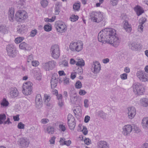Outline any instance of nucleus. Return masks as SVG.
Instances as JSON below:
<instances>
[{"instance_id": "obj_13", "label": "nucleus", "mask_w": 148, "mask_h": 148, "mask_svg": "<svg viewBox=\"0 0 148 148\" xmlns=\"http://www.w3.org/2000/svg\"><path fill=\"white\" fill-rule=\"evenodd\" d=\"M18 91L16 88H12L10 89L9 94L11 97H16L18 96Z\"/></svg>"}, {"instance_id": "obj_40", "label": "nucleus", "mask_w": 148, "mask_h": 148, "mask_svg": "<svg viewBox=\"0 0 148 148\" xmlns=\"http://www.w3.org/2000/svg\"><path fill=\"white\" fill-rule=\"evenodd\" d=\"M98 114L101 118L104 119L106 118V114L102 111H100L97 112Z\"/></svg>"}, {"instance_id": "obj_30", "label": "nucleus", "mask_w": 148, "mask_h": 148, "mask_svg": "<svg viewBox=\"0 0 148 148\" xmlns=\"http://www.w3.org/2000/svg\"><path fill=\"white\" fill-rule=\"evenodd\" d=\"M144 73L145 72L144 71H137L136 73V75L140 80H141Z\"/></svg>"}, {"instance_id": "obj_5", "label": "nucleus", "mask_w": 148, "mask_h": 148, "mask_svg": "<svg viewBox=\"0 0 148 148\" xmlns=\"http://www.w3.org/2000/svg\"><path fill=\"white\" fill-rule=\"evenodd\" d=\"M6 50L8 55L10 57L14 58L17 55V51L16 49L13 44H10L7 45Z\"/></svg>"}, {"instance_id": "obj_39", "label": "nucleus", "mask_w": 148, "mask_h": 148, "mask_svg": "<svg viewBox=\"0 0 148 148\" xmlns=\"http://www.w3.org/2000/svg\"><path fill=\"white\" fill-rule=\"evenodd\" d=\"M79 18V17L77 15L73 14L71 16L70 19L72 22H75Z\"/></svg>"}, {"instance_id": "obj_56", "label": "nucleus", "mask_w": 148, "mask_h": 148, "mask_svg": "<svg viewBox=\"0 0 148 148\" xmlns=\"http://www.w3.org/2000/svg\"><path fill=\"white\" fill-rule=\"evenodd\" d=\"M127 75L126 73H123L120 75L121 78L123 80L126 79L127 78Z\"/></svg>"}, {"instance_id": "obj_35", "label": "nucleus", "mask_w": 148, "mask_h": 148, "mask_svg": "<svg viewBox=\"0 0 148 148\" xmlns=\"http://www.w3.org/2000/svg\"><path fill=\"white\" fill-rule=\"evenodd\" d=\"M47 131L48 133L49 134H53L54 132V128L52 126H49L47 127Z\"/></svg>"}, {"instance_id": "obj_23", "label": "nucleus", "mask_w": 148, "mask_h": 148, "mask_svg": "<svg viewBox=\"0 0 148 148\" xmlns=\"http://www.w3.org/2000/svg\"><path fill=\"white\" fill-rule=\"evenodd\" d=\"M84 65H76L75 67V71L76 73H78L79 74H81L83 72V69L82 68V66Z\"/></svg>"}, {"instance_id": "obj_46", "label": "nucleus", "mask_w": 148, "mask_h": 148, "mask_svg": "<svg viewBox=\"0 0 148 148\" xmlns=\"http://www.w3.org/2000/svg\"><path fill=\"white\" fill-rule=\"evenodd\" d=\"M128 112H130L132 114H136V110L133 106L129 107L128 108Z\"/></svg>"}, {"instance_id": "obj_7", "label": "nucleus", "mask_w": 148, "mask_h": 148, "mask_svg": "<svg viewBox=\"0 0 148 148\" xmlns=\"http://www.w3.org/2000/svg\"><path fill=\"white\" fill-rule=\"evenodd\" d=\"M51 51L52 57L54 58H58L60 56V50L57 45L52 46L51 48Z\"/></svg>"}, {"instance_id": "obj_26", "label": "nucleus", "mask_w": 148, "mask_h": 148, "mask_svg": "<svg viewBox=\"0 0 148 148\" xmlns=\"http://www.w3.org/2000/svg\"><path fill=\"white\" fill-rule=\"evenodd\" d=\"M100 65H94V67H92L91 69L92 72L94 73H97L99 72L101 69Z\"/></svg>"}, {"instance_id": "obj_22", "label": "nucleus", "mask_w": 148, "mask_h": 148, "mask_svg": "<svg viewBox=\"0 0 148 148\" xmlns=\"http://www.w3.org/2000/svg\"><path fill=\"white\" fill-rule=\"evenodd\" d=\"M140 45L137 43L134 42H132L129 44V47L130 48L133 50H137L138 49V48Z\"/></svg>"}, {"instance_id": "obj_10", "label": "nucleus", "mask_w": 148, "mask_h": 148, "mask_svg": "<svg viewBox=\"0 0 148 148\" xmlns=\"http://www.w3.org/2000/svg\"><path fill=\"white\" fill-rule=\"evenodd\" d=\"M42 100L41 95L40 94L36 95L35 99V106L38 108H40L42 106Z\"/></svg>"}, {"instance_id": "obj_52", "label": "nucleus", "mask_w": 148, "mask_h": 148, "mask_svg": "<svg viewBox=\"0 0 148 148\" xmlns=\"http://www.w3.org/2000/svg\"><path fill=\"white\" fill-rule=\"evenodd\" d=\"M37 32V31L36 29L32 30L31 32L30 36L31 37H34L36 34Z\"/></svg>"}, {"instance_id": "obj_21", "label": "nucleus", "mask_w": 148, "mask_h": 148, "mask_svg": "<svg viewBox=\"0 0 148 148\" xmlns=\"http://www.w3.org/2000/svg\"><path fill=\"white\" fill-rule=\"evenodd\" d=\"M17 32L20 34H23L25 31V27L24 25H19L17 28Z\"/></svg>"}, {"instance_id": "obj_17", "label": "nucleus", "mask_w": 148, "mask_h": 148, "mask_svg": "<svg viewBox=\"0 0 148 148\" xmlns=\"http://www.w3.org/2000/svg\"><path fill=\"white\" fill-rule=\"evenodd\" d=\"M19 46L20 49L25 51H28L30 49L29 45L24 42L21 43Z\"/></svg>"}, {"instance_id": "obj_31", "label": "nucleus", "mask_w": 148, "mask_h": 148, "mask_svg": "<svg viewBox=\"0 0 148 148\" xmlns=\"http://www.w3.org/2000/svg\"><path fill=\"white\" fill-rule=\"evenodd\" d=\"M70 101L71 103L73 104H75L77 101V97L76 96L74 95V96L70 95Z\"/></svg>"}, {"instance_id": "obj_48", "label": "nucleus", "mask_w": 148, "mask_h": 148, "mask_svg": "<svg viewBox=\"0 0 148 148\" xmlns=\"http://www.w3.org/2000/svg\"><path fill=\"white\" fill-rule=\"evenodd\" d=\"M80 7V5L79 3H75L73 5V8L74 10L78 11Z\"/></svg>"}, {"instance_id": "obj_64", "label": "nucleus", "mask_w": 148, "mask_h": 148, "mask_svg": "<svg viewBox=\"0 0 148 148\" xmlns=\"http://www.w3.org/2000/svg\"><path fill=\"white\" fill-rule=\"evenodd\" d=\"M84 141L85 144L87 145H89L91 143V140L88 138H85Z\"/></svg>"}, {"instance_id": "obj_41", "label": "nucleus", "mask_w": 148, "mask_h": 148, "mask_svg": "<svg viewBox=\"0 0 148 148\" xmlns=\"http://www.w3.org/2000/svg\"><path fill=\"white\" fill-rule=\"evenodd\" d=\"M68 122H73L75 121V119L74 117L72 115L70 114H69L68 116Z\"/></svg>"}, {"instance_id": "obj_60", "label": "nucleus", "mask_w": 148, "mask_h": 148, "mask_svg": "<svg viewBox=\"0 0 148 148\" xmlns=\"http://www.w3.org/2000/svg\"><path fill=\"white\" fill-rule=\"evenodd\" d=\"M136 114H132L130 112H128V115L129 118L130 119H132L135 116Z\"/></svg>"}, {"instance_id": "obj_57", "label": "nucleus", "mask_w": 148, "mask_h": 148, "mask_svg": "<svg viewBox=\"0 0 148 148\" xmlns=\"http://www.w3.org/2000/svg\"><path fill=\"white\" fill-rule=\"evenodd\" d=\"M59 127L60 130L63 132L65 131L66 129V128L65 125H59Z\"/></svg>"}, {"instance_id": "obj_37", "label": "nucleus", "mask_w": 148, "mask_h": 148, "mask_svg": "<svg viewBox=\"0 0 148 148\" xmlns=\"http://www.w3.org/2000/svg\"><path fill=\"white\" fill-rule=\"evenodd\" d=\"M51 25L49 23H48L47 25H45L44 27V30L47 32H49L51 30Z\"/></svg>"}, {"instance_id": "obj_25", "label": "nucleus", "mask_w": 148, "mask_h": 148, "mask_svg": "<svg viewBox=\"0 0 148 148\" xmlns=\"http://www.w3.org/2000/svg\"><path fill=\"white\" fill-rule=\"evenodd\" d=\"M140 101L142 106L145 107H147L148 106V99L146 98H143L140 99Z\"/></svg>"}, {"instance_id": "obj_61", "label": "nucleus", "mask_w": 148, "mask_h": 148, "mask_svg": "<svg viewBox=\"0 0 148 148\" xmlns=\"http://www.w3.org/2000/svg\"><path fill=\"white\" fill-rule=\"evenodd\" d=\"M86 93L87 92L84 90L80 89L79 93L80 95L83 96L85 95Z\"/></svg>"}, {"instance_id": "obj_58", "label": "nucleus", "mask_w": 148, "mask_h": 148, "mask_svg": "<svg viewBox=\"0 0 148 148\" xmlns=\"http://www.w3.org/2000/svg\"><path fill=\"white\" fill-rule=\"evenodd\" d=\"M49 122V120L47 119H43L41 121V123L43 124H46Z\"/></svg>"}, {"instance_id": "obj_9", "label": "nucleus", "mask_w": 148, "mask_h": 148, "mask_svg": "<svg viewBox=\"0 0 148 148\" xmlns=\"http://www.w3.org/2000/svg\"><path fill=\"white\" fill-rule=\"evenodd\" d=\"M18 143L19 146L22 148L27 147L29 145V142L27 139L23 138H21L19 139Z\"/></svg>"}, {"instance_id": "obj_11", "label": "nucleus", "mask_w": 148, "mask_h": 148, "mask_svg": "<svg viewBox=\"0 0 148 148\" xmlns=\"http://www.w3.org/2000/svg\"><path fill=\"white\" fill-rule=\"evenodd\" d=\"M51 97L50 96L47 94L44 95V101L45 103L47 106L48 108H51L52 107V105L51 104L50 100Z\"/></svg>"}, {"instance_id": "obj_12", "label": "nucleus", "mask_w": 148, "mask_h": 148, "mask_svg": "<svg viewBox=\"0 0 148 148\" xmlns=\"http://www.w3.org/2000/svg\"><path fill=\"white\" fill-rule=\"evenodd\" d=\"M123 133L125 136L130 135V133L132 130V126L130 125H127L124 126L123 127Z\"/></svg>"}, {"instance_id": "obj_45", "label": "nucleus", "mask_w": 148, "mask_h": 148, "mask_svg": "<svg viewBox=\"0 0 148 148\" xmlns=\"http://www.w3.org/2000/svg\"><path fill=\"white\" fill-rule=\"evenodd\" d=\"M147 18L145 17H142L139 20L140 25H143L146 22Z\"/></svg>"}, {"instance_id": "obj_42", "label": "nucleus", "mask_w": 148, "mask_h": 148, "mask_svg": "<svg viewBox=\"0 0 148 148\" xmlns=\"http://www.w3.org/2000/svg\"><path fill=\"white\" fill-rule=\"evenodd\" d=\"M6 117V115L4 114H0V124L3 123V121L5 119Z\"/></svg>"}, {"instance_id": "obj_27", "label": "nucleus", "mask_w": 148, "mask_h": 148, "mask_svg": "<svg viewBox=\"0 0 148 148\" xmlns=\"http://www.w3.org/2000/svg\"><path fill=\"white\" fill-rule=\"evenodd\" d=\"M142 124L144 128H148V117L144 118L143 119Z\"/></svg>"}, {"instance_id": "obj_29", "label": "nucleus", "mask_w": 148, "mask_h": 148, "mask_svg": "<svg viewBox=\"0 0 148 148\" xmlns=\"http://www.w3.org/2000/svg\"><path fill=\"white\" fill-rule=\"evenodd\" d=\"M60 5L59 2H57L56 4V7L55 9V13L56 15H58L60 12Z\"/></svg>"}, {"instance_id": "obj_36", "label": "nucleus", "mask_w": 148, "mask_h": 148, "mask_svg": "<svg viewBox=\"0 0 148 148\" xmlns=\"http://www.w3.org/2000/svg\"><path fill=\"white\" fill-rule=\"evenodd\" d=\"M9 104V103L8 101H7L6 99L3 98L2 101L1 103V105L3 106V107H7Z\"/></svg>"}, {"instance_id": "obj_55", "label": "nucleus", "mask_w": 148, "mask_h": 148, "mask_svg": "<svg viewBox=\"0 0 148 148\" xmlns=\"http://www.w3.org/2000/svg\"><path fill=\"white\" fill-rule=\"evenodd\" d=\"M84 106L86 108H88L89 106V101L87 99H85L84 100Z\"/></svg>"}, {"instance_id": "obj_8", "label": "nucleus", "mask_w": 148, "mask_h": 148, "mask_svg": "<svg viewBox=\"0 0 148 148\" xmlns=\"http://www.w3.org/2000/svg\"><path fill=\"white\" fill-rule=\"evenodd\" d=\"M57 31L60 33L65 32L66 30V26L65 24L61 22H57L55 24Z\"/></svg>"}, {"instance_id": "obj_16", "label": "nucleus", "mask_w": 148, "mask_h": 148, "mask_svg": "<svg viewBox=\"0 0 148 148\" xmlns=\"http://www.w3.org/2000/svg\"><path fill=\"white\" fill-rule=\"evenodd\" d=\"M98 148H109V144L104 141H101L97 144Z\"/></svg>"}, {"instance_id": "obj_19", "label": "nucleus", "mask_w": 148, "mask_h": 148, "mask_svg": "<svg viewBox=\"0 0 148 148\" xmlns=\"http://www.w3.org/2000/svg\"><path fill=\"white\" fill-rule=\"evenodd\" d=\"M123 27L127 32H130L131 31V26L127 21H125L124 22Z\"/></svg>"}, {"instance_id": "obj_62", "label": "nucleus", "mask_w": 148, "mask_h": 148, "mask_svg": "<svg viewBox=\"0 0 148 148\" xmlns=\"http://www.w3.org/2000/svg\"><path fill=\"white\" fill-rule=\"evenodd\" d=\"M71 142L70 140H68L67 141H64V143L62 144V145H66L67 146H69L71 144Z\"/></svg>"}, {"instance_id": "obj_15", "label": "nucleus", "mask_w": 148, "mask_h": 148, "mask_svg": "<svg viewBox=\"0 0 148 148\" xmlns=\"http://www.w3.org/2000/svg\"><path fill=\"white\" fill-rule=\"evenodd\" d=\"M14 13V9L12 8H9L8 14L9 19L10 21L13 22L15 19Z\"/></svg>"}, {"instance_id": "obj_6", "label": "nucleus", "mask_w": 148, "mask_h": 148, "mask_svg": "<svg viewBox=\"0 0 148 148\" xmlns=\"http://www.w3.org/2000/svg\"><path fill=\"white\" fill-rule=\"evenodd\" d=\"M28 17L27 14L25 11L19 10L15 14V18L18 22H21Z\"/></svg>"}, {"instance_id": "obj_53", "label": "nucleus", "mask_w": 148, "mask_h": 148, "mask_svg": "<svg viewBox=\"0 0 148 148\" xmlns=\"http://www.w3.org/2000/svg\"><path fill=\"white\" fill-rule=\"evenodd\" d=\"M118 0H110V3L113 6L117 5Z\"/></svg>"}, {"instance_id": "obj_49", "label": "nucleus", "mask_w": 148, "mask_h": 148, "mask_svg": "<svg viewBox=\"0 0 148 148\" xmlns=\"http://www.w3.org/2000/svg\"><path fill=\"white\" fill-rule=\"evenodd\" d=\"M142 81L145 82L148 81V74L145 73L144 75L141 80Z\"/></svg>"}, {"instance_id": "obj_1", "label": "nucleus", "mask_w": 148, "mask_h": 148, "mask_svg": "<svg viewBox=\"0 0 148 148\" xmlns=\"http://www.w3.org/2000/svg\"><path fill=\"white\" fill-rule=\"evenodd\" d=\"M116 31L110 28H106L101 30L98 36V41L103 43L108 42L115 47H117L120 40L117 36Z\"/></svg>"}, {"instance_id": "obj_33", "label": "nucleus", "mask_w": 148, "mask_h": 148, "mask_svg": "<svg viewBox=\"0 0 148 148\" xmlns=\"http://www.w3.org/2000/svg\"><path fill=\"white\" fill-rule=\"evenodd\" d=\"M77 43V42H74L72 43H71L69 46L70 49L73 51H75Z\"/></svg>"}, {"instance_id": "obj_51", "label": "nucleus", "mask_w": 148, "mask_h": 148, "mask_svg": "<svg viewBox=\"0 0 148 148\" xmlns=\"http://www.w3.org/2000/svg\"><path fill=\"white\" fill-rule=\"evenodd\" d=\"M69 78L66 77H64L63 78V82L64 84L65 85L66 84H69Z\"/></svg>"}, {"instance_id": "obj_20", "label": "nucleus", "mask_w": 148, "mask_h": 148, "mask_svg": "<svg viewBox=\"0 0 148 148\" xmlns=\"http://www.w3.org/2000/svg\"><path fill=\"white\" fill-rule=\"evenodd\" d=\"M8 31V28L5 25H0V32L4 34H7Z\"/></svg>"}, {"instance_id": "obj_24", "label": "nucleus", "mask_w": 148, "mask_h": 148, "mask_svg": "<svg viewBox=\"0 0 148 148\" xmlns=\"http://www.w3.org/2000/svg\"><path fill=\"white\" fill-rule=\"evenodd\" d=\"M77 45L76 46L75 51L79 52L82 49L83 44L82 41H80L77 42Z\"/></svg>"}, {"instance_id": "obj_63", "label": "nucleus", "mask_w": 148, "mask_h": 148, "mask_svg": "<svg viewBox=\"0 0 148 148\" xmlns=\"http://www.w3.org/2000/svg\"><path fill=\"white\" fill-rule=\"evenodd\" d=\"M45 64L47 65H55L56 63L54 60H51Z\"/></svg>"}, {"instance_id": "obj_32", "label": "nucleus", "mask_w": 148, "mask_h": 148, "mask_svg": "<svg viewBox=\"0 0 148 148\" xmlns=\"http://www.w3.org/2000/svg\"><path fill=\"white\" fill-rule=\"evenodd\" d=\"M68 123L70 129L71 130H73L75 126V121L73 122H68Z\"/></svg>"}, {"instance_id": "obj_34", "label": "nucleus", "mask_w": 148, "mask_h": 148, "mask_svg": "<svg viewBox=\"0 0 148 148\" xmlns=\"http://www.w3.org/2000/svg\"><path fill=\"white\" fill-rule=\"evenodd\" d=\"M76 65H85L84 61L82 58H77Z\"/></svg>"}, {"instance_id": "obj_38", "label": "nucleus", "mask_w": 148, "mask_h": 148, "mask_svg": "<svg viewBox=\"0 0 148 148\" xmlns=\"http://www.w3.org/2000/svg\"><path fill=\"white\" fill-rule=\"evenodd\" d=\"M48 2L47 0H41L40 4L42 6L43 8H45L48 5Z\"/></svg>"}, {"instance_id": "obj_44", "label": "nucleus", "mask_w": 148, "mask_h": 148, "mask_svg": "<svg viewBox=\"0 0 148 148\" xmlns=\"http://www.w3.org/2000/svg\"><path fill=\"white\" fill-rule=\"evenodd\" d=\"M75 86L76 88L77 89H80L82 87V85L81 82L79 81H77L76 82Z\"/></svg>"}, {"instance_id": "obj_54", "label": "nucleus", "mask_w": 148, "mask_h": 148, "mask_svg": "<svg viewBox=\"0 0 148 148\" xmlns=\"http://www.w3.org/2000/svg\"><path fill=\"white\" fill-rule=\"evenodd\" d=\"M18 127L19 129H24L25 125L21 122H20L18 124Z\"/></svg>"}, {"instance_id": "obj_18", "label": "nucleus", "mask_w": 148, "mask_h": 148, "mask_svg": "<svg viewBox=\"0 0 148 148\" xmlns=\"http://www.w3.org/2000/svg\"><path fill=\"white\" fill-rule=\"evenodd\" d=\"M58 78H56L52 76L51 80V88L52 89L55 88L57 86Z\"/></svg>"}, {"instance_id": "obj_2", "label": "nucleus", "mask_w": 148, "mask_h": 148, "mask_svg": "<svg viewBox=\"0 0 148 148\" xmlns=\"http://www.w3.org/2000/svg\"><path fill=\"white\" fill-rule=\"evenodd\" d=\"M89 16L92 21L97 23L102 21L104 18L103 14L100 12L92 11L90 13Z\"/></svg>"}, {"instance_id": "obj_47", "label": "nucleus", "mask_w": 148, "mask_h": 148, "mask_svg": "<svg viewBox=\"0 0 148 148\" xmlns=\"http://www.w3.org/2000/svg\"><path fill=\"white\" fill-rule=\"evenodd\" d=\"M24 39L23 37H18L16 38L15 40V42L16 43H19L21 42Z\"/></svg>"}, {"instance_id": "obj_43", "label": "nucleus", "mask_w": 148, "mask_h": 148, "mask_svg": "<svg viewBox=\"0 0 148 148\" xmlns=\"http://www.w3.org/2000/svg\"><path fill=\"white\" fill-rule=\"evenodd\" d=\"M54 65H44L43 68L46 71L51 70L54 67Z\"/></svg>"}, {"instance_id": "obj_28", "label": "nucleus", "mask_w": 148, "mask_h": 148, "mask_svg": "<svg viewBox=\"0 0 148 148\" xmlns=\"http://www.w3.org/2000/svg\"><path fill=\"white\" fill-rule=\"evenodd\" d=\"M26 64H31L32 65H39L40 63L38 61H34L28 59L27 58Z\"/></svg>"}, {"instance_id": "obj_3", "label": "nucleus", "mask_w": 148, "mask_h": 148, "mask_svg": "<svg viewBox=\"0 0 148 148\" xmlns=\"http://www.w3.org/2000/svg\"><path fill=\"white\" fill-rule=\"evenodd\" d=\"M32 85L33 84L30 81H28L23 84L22 90L23 93L27 95L31 94L32 92Z\"/></svg>"}, {"instance_id": "obj_14", "label": "nucleus", "mask_w": 148, "mask_h": 148, "mask_svg": "<svg viewBox=\"0 0 148 148\" xmlns=\"http://www.w3.org/2000/svg\"><path fill=\"white\" fill-rule=\"evenodd\" d=\"M134 10L138 16H139L144 12V10L140 6L137 5L134 8Z\"/></svg>"}, {"instance_id": "obj_50", "label": "nucleus", "mask_w": 148, "mask_h": 148, "mask_svg": "<svg viewBox=\"0 0 148 148\" xmlns=\"http://www.w3.org/2000/svg\"><path fill=\"white\" fill-rule=\"evenodd\" d=\"M34 76L35 78L38 80H40L41 79V76L40 73H36L34 74Z\"/></svg>"}, {"instance_id": "obj_4", "label": "nucleus", "mask_w": 148, "mask_h": 148, "mask_svg": "<svg viewBox=\"0 0 148 148\" xmlns=\"http://www.w3.org/2000/svg\"><path fill=\"white\" fill-rule=\"evenodd\" d=\"M132 88L135 95H140L144 94L145 92L144 88L140 84L134 83L132 86Z\"/></svg>"}, {"instance_id": "obj_59", "label": "nucleus", "mask_w": 148, "mask_h": 148, "mask_svg": "<svg viewBox=\"0 0 148 148\" xmlns=\"http://www.w3.org/2000/svg\"><path fill=\"white\" fill-rule=\"evenodd\" d=\"M82 131L84 135H86L87 134L88 131L86 127L83 126V129Z\"/></svg>"}]
</instances>
